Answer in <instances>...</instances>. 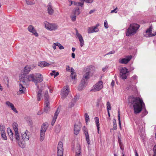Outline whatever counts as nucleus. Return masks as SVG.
Returning a JSON list of instances; mask_svg holds the SVG:
<instances>
[{
    "label": "nucleus",
    "instance_id": "f257e3e1",
    "mask_svg": "<svg viewBox=\"0 0 156 156\" xmlns=\"http://www.w3.org/2000/svg\"><path fill=\"white\" fill-rule=\"evenodd\" d=\"M129 103L133 106L134 112L135 114L141 112L142 109V105L144 104L142 99L139 97H133Z\"/></svg>",
    "mask_w": 156,
    "mask_h": 156
},
{
    "label": "nucleus",
    "instance_id": "f03ea898",
    "mask_svg": "<svg viewBox=\"0 0 156 156\" xmlns=\"http://www.w3.org/2000/svg\"><path fill=\"white\" fill-rule=\"evenodd\" d=\"M140 27V25L135 23L130 25L127 30L126 35L127 36H130L135 34Z\"/></svg>",
    "mask_w": 156,
    "mask_h": 156
},
{
    "label": "nucleus",
    "instance_id": "7ed1b4c3",
    "mask_svg": "<svg viewBox=\"0 0 156 156\" xmlns=\"http://www.w3.org/2000/svg\"><path fill=\"white\" fill-rule=\"evenodd\" d=\"M90 71H88L85 74H83V77L81 80V83L79 85L78 88L79 90H81L84 88L87 83V80L90 78Z\"/></svg>",
    "mask_w": 156,
    "mask_h": 156
},
{
    "label": "nucleus",
    "instance_id": "20e7f679",
    "mask_svg": "<svg viewBox=\"0 0 156 156\" xmlns=\"http://www.w3.org/2000/svg\"><path fill=\"white\" fill-rule=\"evenodd\" d=\"M48 123L47 122L44 123L41 126L40 138V140L41 141H42L44 138L45 133L48 127Z\"/></svg>",
    "mask_w": 156,
    "mask_h": 156
},
{
    "label": "nucleus",
    "instance_id": "39448f33",
    "mask_svg": "<svg viewBox=\"0 0 156 156\" xmlns=\"http://www.w3.org/2000/svg\"><path fill=\"white\" fill-rule=\"evenodd\" d=\"M44 24L45 28L51 31L55 30L58 28V25L55 23H50L45 21Z\"/></svg>",
    "mask_w": 156,
    "mask_h": 156
},
{
    "label": "nucleus",
    "instance_id": "423d86ee",
    "mask_svg": "<svg viewBox=\"0 0 156 156\" xmlns=\"http://www.w3.org/2000/svg\"><path fill=\"white\" fill-rule=\"evenodd\" d=\"M69 87V86H65L61 90V98L62 99H65L68 95Z\"/></svg>",
    "mask_w": 156,
    "mask_h": 156
},
{
    "label": "nucleus",
    "instance_id": "0eeeda50",
    "mask_svg": "<svg viewBox=\"0 0 156 156\" xmlns=\"http://www.w3.org/2000/svg\"><path fill=\"white\" fill-rule=\"evenodd\" d=\"M57 155L58 156H63V143L61 141L59 142L57 147Z\"/></svg>",
    "mask_w": 156,
    "mask_h": 156
},
{
    "label": "nucleus",
    "instance_id": "6e6552de",
    "mask_svg": "<svg viewBox=\"0 0 156 156\" xmlns=\"http://www.w3.org/2000/svg\"><path fill=\"white\" fill-rule=\"evenodd\" d=\"M128 72V69L126 68H122L120 72V77L122 79H126L127 78L126 73Z\"/></svg>",
    "mask_w": 156,
    "mask_h": 156
},
{
    "label": "nucleus",
    "instance_id": "1a4fd4ad",
    "mask_svg": "<svg viewBox=\"0 0 156 156\" xmlns=\"http://www.w3.org/2000/svg\"><path fill=\"white\" fill-rule=\"evenodd\" d=\"M152 27L151 26L149 28L147 29L146 31V32L144 34L145 37H148L155 36L156 35V32L154 34H152Z\"/></svg>",
    "mask_w": 156,
    "mask_h": 156
},
{
    "label": "nucleus",
    "instance_id": "9d476101",
    "mask_svg": "<svg viewBox=\"0 0 156 156\" xmlns=\"http://www.w3.org/2000/svg\"><path fill=\"white\" fill-rule=\"evenodd\" d=\"M103 87L102 81H99L94 86L93 90L94 92L98 91L101 90Z\"/></svg>",
    "mask_w": 156,
    "mask_h": 156
},
{
    "label": "nucleus",
    "instance_id": "9b49d317",
    "mask_svg": "<svg viewBox=\"0 0 156 156\" xmlns=\"http://www.w3.org/2000/svg\"><path fill=\"white\" fill-rule=\"evenodd\" d=\"M43 80V77L41 74L37 73L35 75L34 82L36 84L37 83H41Z\"/></svg>",
    "mask_w": 156,
    "mask_h": 156
},
{
    "label": "nucleus",
    "instance_id": "f8f14e48",
    "mask_svg": "<svg viewBox=\"0 0 156 156\" xmlns=\"http://www.w3.org/2000/svg\"><path fill=\"white\" fill-rule=\"evenodd\" d=\"M132 56L131 55L128 56L126 58H123L122 59H119V62L120 64H126L131 59Z\"/></svg>",
    "mask_w": 156,
    "mask_h": 156
},
{
    "label": "nucleus",
    "instance_id": "ddd939ff",
    "mask_svg": "<svg viewBox=\"0 0 156 156\" xmlns=\"http://www.w3.org/2000/svg\"><path fill=\"white\" fill-rule=\"evenodd\" d=\"M47 11L48 14L50 15H52L54 13V10L51 2H49L47 6Z\"/></svg>",
    "mask_w": 156,
    "mask_h": 156
},
{
    "label": "nucleus",
    "instance_id": "4468645a",
    "mask_svg": "<svg viewBox=\"0 0 156 156\" xmlns=\"http://www.w3.org/2000/svg\"><path fill=\"white\" fill-rule=\"evenodd\" d=\"M76 35L79 39L80 42V45L81 47L83 46L84 44V41L81 35L78 33L77 30H76Z\"/></svg>",
    "mask_w": 156,
    "mask_h": 156
},
{
    "label": "nucleus",
    "instance_id": "2eb2a0df",
    "mask_svg": "<svg viewBox=\"0 0 156 156\" xmlns=\"http://www.w3.org/2000/svg\"><path fill=\"white\" fill-rule=\"evenodd\" d=\"M84 129H83V131L85 135L86 141L88 145H90V142L89 139V136L88 134V130L87 129L85 128V126L84 127Z\"/></svg>",
    "mask_w": 156,
    "mask_h": 156
},
{
    "label": "nucleus",
    "instance_id": "dca6fc26",
    "mask_svg": "<svg viewBox=\"0 0 156 156\" xmlns=\"http://www.w3.org/2000/svg\"><path fill=\"white\" fill-rule=\"evenodd\" d=\"M59 112L60 110L58 108L57 109L55 113L54 116L53 117V120L51 122V125L53 126L55 124V123L56 121V119L57 118L58 115L59 113Z\"/></svg>",
    "mask_w": 156,
    "mask_h": 156
},
{
    "label": "nucleus",
    "instance_id": "f3484780",
    "mask_svg": "<svg viewBox=\"0 0 156 156\" xmlns=\"http://www.w3.org/2000/svg\"><path fill=\"white\" fill-rule=\"evenodd\" d=\"M20 89L17 92L18 95H20L24 94L26 90V88L24 87L21 83H20Z\"/></svg>",
    "mask_w": 156,
    "mask_h": 156
},
{
    "label": "nucleus",
    "instance_id": "a211bd4d",
    "mask_svg": "<svg viewBox=\"0 0 156 156\" xmlns=\"http://www.w3.org/2000/svg\"><path fill=\"white\" fill-rule=\"evenodd\" d=\"M75 156H81V150L80 145L78 144L76 147Z\"/></svg>",
    "mask_w": 156,
    "mask_h": 156
},
{
    "label": "nucleus",
    "instance_id": "6ab92c4d",
    "mask_svg": "<svg viewBox=\"0 0 156 156\" xmlns=\"http://www.w3.org/2000/svg\"><path fill=\"white\" fill-rule=\"evenodd\" d=\"M80 130V127L77 125L75 124L74 126V134L77 135L79 133Z\"/></svg>",
    "mask_w": 156,
    "mask_h": 156
},
{
    "label": "nucleus",
    "instance_id": "aec40b11",
    "mask_svg": "<svg viewBox=\"0 0 156 156\" xmlns=\"http://www.w3.org/2000/svg\"><path fill=\"white\" fill-rule=\"evenodd\" d=\"M35 75L34 74H31L26 76V80L27 81H32L34 82Z\"/></svg>",
    "mask_w": 156,
    "mask_h": 156
},
{
    "label": "nucleus",
    "instance_id": "412c9836",
    "mask_svg": "<svg viewBox=\"0 0 156 156\" xmlns=\"http://www.w3.org/2000/svg\"><path fill=\"white\" fill-rule=\"evenodd\" d=\"M28 132V131L26 130L24 134H22V139L23 140L28 141L29 140V136L27 135Z\"/></svg>",
    "mask_w": 156,
    "mask_h": 156
},
{
    "label": "nucleus",
    "instance_id": "4be33fe9",
    "mask_svg": "<svg viewBox=\"0 0 156 156\" xmlns=\"http://www.w3.org/2000/svg\"><path fill=\"white\" fill-rule=\"evenodd\" d=\"M7 132L8 133V134L10 138L12 141H13L14 138L13 136V133L11 129L9 128H8L7 129Z\"/></svg>",
    "mask_w": 156,
    "mask_h": 156
},
{
    "label": "nucleus",
    "instance_id": "5701e85b",
    "mask_svg": "<svg viewBox=\"0 0 156 156\" xmlns=\"http://www.w3.org/2000/svg\"><path fill=\"white\" fill-rule=\"evenodd\" d=\"M49 64L45 61L41 62L38 63V65L41 67H43L45 66H48Z\"/></svg>",
    "mask_w": 156,
    "mask_h": 156
},
{
    "label": "nucleus",
    "instance_id": "b1692460",
    "mask_svg": "<svg viewBox=\"0 0 156 156\" xmlns=\"http://www.w3.org/2000/svg\"><path fill=\"white\" fill-rule=\"evenodd\" d=\"M96 124V125L97 129L98 130V133H99V129H100V124H99V118L98 117H96L94 118Z\"/></svg>",
    "mask_w": 156,
    "mask_h": 156
},
{
    "label": "nucleus",
    "instance_id": "393cba45",
    "mask_svg": "<svg viewBox=\"0 0 156 156\" xmlns=\"http://www.w3.org/2000/svg\"><path fill=\"white\" fill-rule=\"evenodd\" d=\"M31 67L28 66H26L24 69V72L25 74H28L31 70Z\"/></svg>",
    "mask_w": 156,
    "mask_h": 156
},
{
    "label": "nucleus",
    "instance_id": "a878e982",
    "mask_svg": "<svg viewBox=\"0 0 156 156\" xmlns=\"http://www.w3.org/2000/svg\"><path fill=\"white\" fill-rule=\"evenodd\" d=\"M71 77L72 79H75L76 78V74L75 73V70L73 68H72L71 69Z\"/></svg>",
    "mask_w": 156,
    "mask_h": 156
},
{
    "label": "nucleus",
    "instance_id": "bb28decb",
    "mask_svg": "<svg viewBox=\"0 0 156 156\" xmlns=\"http://www.w3.org/2000/svg\"><path fill=\"white\" fill-rule=\"evenodd\" d=\"M42 90L41 89H39L37 93V99L38 101H41V98L42 96Z\"/></svg>",
    "mask_w": 156,
    "mask_h": 156
},
{
    "label": "nucleus",
    "instance_id": "cd10ccee",
    "mask_svg": "<svg viewBox=\"0 0 156 156\" xmlns=\"http://www.w3.org/2000/svg\"><path fill=\"white\" fill-rule=\"evenodd\" d=\"M24 140H23L22 141H19L18 142V144L19 146L22 148H24L26 146V143Z\"/></svg>",
    "mask_w": 156,
    "mask_h": 156
},
{
    "label": "nucleus",
    "instance_id": "c85d7f7f",
    "mask_svg": "<svg viewBox=\"0 0 156 156\" xmlns=\"http://www.w3.org/2000/svg\"><path fill=\"white\" fill-rule=\"evenodd\" d=\"M13 128L15 132L18 131V124L16 122H14L12 124Z\"/></svg>",
    "mask_w": 156,
    "mask_h": 156
},
{
    "label": "nucleus",
    "instance_id": "c756f323",
    "mask_svg": "<svg viewBox=\"0 0 156 156\" xmlns=\"http://www.w3.org/2000/svg\"><path fill=\"white\" fill-rule=\"evenodd\" d=\"M1 136L3 139L5 140H7V137L6 136L5 133V130H1Z\"/></svg>",
    "mask_w": 156,
    "mask_h": 156
},
{
    "label": "nucleus",
    "instance_id": "7c9ffc66",
    "mask_svg": "<svg viewBox=\"0 0 156 156\" xmlns=\"http://www.w3.org/2000/svg\"><path fill=\"white\" fill-rule=\"evenodd\" d=\"M73 4L75 5L78 6H80L81 7H82L83 5V2H74Z\"/></svg>",
    "mask_w": 156,
    "mask_h": 156
},
{
    "label": "nucleus",
    "instance_id": "2f4dec72",
    "mask_svg": "<svg viewBox=\"0 0 156 156\" xmlns=\"http://www.w3.org/2000/svg\"><path fill=\"white\" fill-rule=\"evenodd\" d=\"M53 44L56 45V46H58L60 49H63L64 48V47L59 43H55Z\"/></svg>",
    "mask_w": 156,
    "mask_h": 156
},
{
    "label": "nucleus",
    "instance_id": "473e14b6",
    "mask_svg": "<svg viewBox=\"0 0 156 156\" xmlns=\"http://www.w3.org/2000/svg\"><path fill=\"white\" fill-rule=\"evenodd\" d=\"M61 128V127L60 125L59 124L56 125L55 127V132L56 133H58L60 132Z\"/></svg>",
    "mask_w": 156,
    "mask_h": 156
},
{
    "label": "nucleus",
    "instance_id": "72a5a7b5",
    "mask_svg": "<svg viewBox=\"0 0 156 156\" xmlns=\"http://www.w3.org/2000/svg\"><path fill=\"white\" fill-rule=\"evenodd\" d=\"M50 74L51 76H54V77L55 78L59 75V73L58 72H56L55 70H53Z\"/></svg>",
    "mask_w": 156,
    "mask_h": 156
},
{
    "label": "nucleus",
    "instance_id": "f704fd0d",
    "mask_svg": "<svg viewBox=\"0 0 156 156\" xmlns=\"http://www.w3.org/2000/svg\"><path fill=\"white\" fill-rule=\"evenodd\" d=\"M101 102V98H100L97 100L96 102V106L97 107H98L99 106L100 103Z\"/></svg>",
    "mask_w": 156,
    "mask_h": 156
},
{
    "label": "nucleus",
    "instance_id": "c9c22d12",
    "mask_svg": "<svg viewBox=\"0 0 156 156\" xmlns=\"http://www.w3.org/2000/svg\"><path fill=\"white\" fill-rule=\"evenodd\" d=\"M84 116L85 118V120L86 121V124H87V122L90 120V118L88 114L87 113H86L85 114Z\"/></svg>",
    "mask_w": 156,
    "mask_h": 156
},
{
    "label": "nucleus",
    "instance_id": "e433bc0d",
    "mask_svg": "<svg viewBox=\"0 0 156 156\" xmlns=\"http://www.w3.org/2000/svg\"><path fill=\"white\" fill-rule=\"evenodd\" d=\"M26 77H23V78H21L20 79V83H21L22 84V83H24L26 82H27V80H26Z\"/></svg>",
    "mask_w": 156,
    "mask_h": 156
},
{
    "label": "nucleus",
    "instance_id": "4c0bfd02",
    "mask_svg": "<svg viewBox=\"0 0 156 156\" xmlns=\"http://www.w3.org/2000/svg\"><path fill=\"white\" fill-rule=\"evenodd\" d=\"M15 138L17 141H19L20 140V135L18 133V131L15 132Z\"/></svg>",
    "mask_w": 156,
    "mask_h": 156
},
{
    "label": "nucleus",
    "instance_id": "58836bf2",
    "mask_svg": "<svg viewBox=\"0 0 156 156\" xmlns=\"http://www.w3.org/2000/svg\"><path fill=\"white\" fill-rule=\"evenodd\" d=\"M44 96L45 100L47 99V100H48V91H45Z\"/></svg>",
    "mask_w": 156,
    "mask_h": 156
},
{
    "label": "nucleus",
    "instance_id": "ea45409f",
    "mask_svg": "<svg viewBox=\"0 0 156 156\" xmlns=\"http://www.w3.org/2000/svg\"><path fill=\"white\" fill-rule=\"evenodd\" d=\"M50 103L48 100L47 99L45 100L44 101V107H50Z\"/></svg>",
    "mask_w": 156,
    "mask_h": 156
},
{
    "label": "nucleus",
    "instance_id": "a19ab883",
    "mask_svg": "<svg viewBox=\"0 0 156 156\" xmlns=\"http://www.w3.org/2000/svg\"><path fill=\"white\" fill-rule=\"evenodd\" d=\"M76 103V102H75L74 101L72 100L71 102L69 103V107L71 108L73 107L74 105Z\"/></svg>",
    "mask_w": 156,
    "mask_h": 156
},
{
    "label": "nucleus",
    "instance_id": "79ce46f5",
    "mask_svg": "<svg viewBox=\"0 0 156 156\" xmlns=\"http://www.w3.org/2000/svg\"><path fill=\"white\" fill-rule=\"evenodd\" d=\"M107 110H111V105L109 101L107 102Z\"/></svg>",
    "mask_w": 156,
    "mask_h": 156
},
{
    "label": "nucleus",
    "instance_id": "37998d69",
    "mask_svg": "<svg viewBox=\"0 0 156 156\" xmlns=\"http://www.w3.org/2000/svg\"><path fill=\"white\" fill-rule=\"evenodd\" d=\"M80 9H75L74 12V14L76 15H78L80 13Z\"/></svg>",
    "mask_w": 156,
    "mask_h": 156
},
{
    "label": "nucleus",
    "instance_id": "c03bdc74",
    "mask_svg": "<svg viewBox=\"0 0 156 156\" xmlns=\"http://www.w3.org/2000/svg\"><path fill=\"white\" fill-rule=\"evenodd\" d=\"M34 29V27L32 25H30L28 27V30L30 32H32V31Z\"/></svg>",
    "mask_w": 156,
    "mask_h": 156
},
{
    "label": "nucleus",
    "instance_id": "a18cd8bd",
    "mask_svg": "<svg viewBox=\"0 0 156 156\" xmlns=\"http://www.w3.org/2000/svg\"><path fill=\"white\" fill-rule=\"evenodd\" d=\"M31 32L36 37H38V34L35 29H34L33 31H32V32Z\"/></svg>",
    "mask_w": 156,
    "mask_h": 156
},
{
    "label": "nucleus",
    "instance_id": "49530a36",
    "mask_svg": "<svg viewBox=\"0 0 156 156\" xmlns=\"http://www.w3.org/2000/svg\"><path fill=\"white\" fill-rule=\"evenodd\" d=\"M80 1L81 2H84V1L87 3H91L93 2L94 0H80Z\"/></svg>",
    "mask_w": 156,
    "mask_h": 156
},
{
    "label": "nucleus",
    "instance_id": "de8ad7c7",
    "mask_svg": "<svg viewBox=\"0 0 156 156\" xmlns=\"http://www.w3.org/2000/svg\"><path fill=\"white\" fill-rule=\"evenodd\" d=\"M6 105L10 107L11 108L14 106L13 104L11 103L9 101H7L6 102Z\"/></svg>",
    "mask_w": 156,
    "mask_h": 156
},
{
    "label": "nucleus",
    "instance_id": "09e8293b",
    "mask_svg": "<svg viewBox=\"0 0 156 156\" xmlns=\"http://www.w3.org/2000/svg\"><path fill=\"white\" fill-rule=\"evenodd\" d=\"M50 107H44V111L47 113L48 112V111L50 110Z\"/></svg>",
    "mask_w": 156,
    "mask_h": 156
},
{
    "label": "nucleus",
    "instance_id": "8fccbe9b",
    "mask_svg": "<svg viewBox=\"0 0 156 156\" xmlns=\"http://www.w3.org/2000/svg\"><path fill=\"white\" fill-rule=\"evenodd\" d=\"M92 27V30L93 33V32H97L99 31V29L98 28H97L96 27Z\"/></svg>",
    "mask_w": 156,
    "mask_h": 156
},
{
    "label": "nucleus",
    "instance_id": "3c124183",
    "mask_svg": "<svg viewBox=\"0 0 156 156\" xmlns=\"http://www.w3.org/2000/svg\"><path fill=\"white\" fill-rule=\"evenodd\" d=\"M70 18L72 21L74 22L76 21V15L74 14L73 16H71Z\"/></svg>",
    "mask_w": 156,
    "mask_h": 156
},
{
    "label": "nucleus",
    "instance_id": "603ef678",
    "mask_svg": "<svg viewBox=\"0 0 156 156\" xmlns=\"http://www.w3.org/2000/svg\"><path fill=\"white\" fill-rule=\"evenodd\" d=\"M153 151H154L153 156H156V145H155L153 148Z\"/></svg>",
    "mask_w": 156,
    "mask_h": 156
},
{
    "label": "nucleus",
    "instance_id": "864d4df0",
    "mask_svg": "<svg viewBox=\"0 0 156 156\" xmlns=\"http://www.w3.org/2000/svg\"><path fill=\"white\" fill-rule=\"evenodd\" d=\"M92 30V27H89L87 30L88 33V34L93 33V30Z\"/></svg>",
    "mask_w": 156,
    "mask_h": 156
},
{
    "label": "nucleus",
    "instance_id": "5fc2aeb1",
    "mask_svg": "<svg viewBox=\"0 0 156 156\" xmlns=\"http://www.w3.org/2000/svg\"><path fill=\"white\" fill-rule=\"evenodd\" d=\"M105 27L106 28H108V23L106 20H105L104 23Z\"/></svg>",
    "mask_w": 156,
    "mask_h": 156
},
{
    "label": "nucleus",
    "instance_id": "6e6d98bb",
    "mask_svg": "<svg viewBox=\"0 0 156 156\" xmlns=\"http://www.w3.org/2000/svg\"><path fill=\"white\" fill-rule=\"evenodd\" d=\"M11 109L14 112L16 113H18V111L16 110V108L14 107V106H12V107L11 108Z\"/></svg>",
    "mask_w": 156,
    "mask_h": 156
},
{
    "label": "nucleus",
    "instance_id": "4d7b16f0",
    "mask_svg": "<svg viewBox=\"0 0 156 156\" xmlns=\"http://www.w3.org/2000/svg\"><path fill=\"white\" fill-rule=\"evenodd\" d=\"M115 53V51L114 50L112 51L109 52L108 53H107V54H105L104 56H105L107 55L111 54H113Z\"/></svg>",
    "mask_w": 156,
    "mask_h": 156
},
{
    "label": "nucleus",
    "instance_id": "13d9d810",
    "mask_svg": "<svg viewBox=\"0 0 156 156\" xmlns=\"http://www.w3.org/2000/svg\"><path fill=\"white\" fill-rule=\"evenodd\" d=\"M26 3L27 5H31L33 4V3L31 2H29L27 0H26Z\"/></svg>",
    "mask_w": 156,
    "mask_h": 156
},
{
    "label": "nucleus",
    "instance_id": "bf43d9fd",
    "mask_svg": "<svg viewBox=\"0 0 156 156\" xmlns=\"http://www.w3.org/2000/svg\"><path fill=\"white\" fill-rule=\"evenodd\" d=\"M118 141L119 144L121 145L122 144L121 140V139L120 138L119 136H118Z\"/></svg>",
    "mask_w": 156,
    "mask_h": 156
},
{
    "label": "nucleus",
    "instance_id": "052dcab7",
    "mask_svg": "<svg viewBox=\"0 0 156 156\" xmlns=\"http://www.w3.org/2000/svg\"><path fill=\"white\" fill-rule=\"evenodd\" d=\"M113 130H116L117 129V125L116 124H113Z\"/></svg>",
    "mask_w": 156,
    "mask_h": 156
},
{
    "label": "nucleus",
    "instance_id": "680f3d73",
    "mask_svg": "<svg viewBox=\"0 0 156 156\" xmlns=\"http://www.w3.org/2000/svg\"><path fill=\"white\" fill-rule=\"evenodd\" d=\"M70 67L69 66H66V70L67 71H69L70 70Z\"/></svg>",
    "mask_w": 156,
    "mask_h": 156
},
{
    "label": "nucleus",
    "instance_id": "e2e57ef3",
    "mask_svg": "<svg viewBox=\"0 0 156 156\" xmlns=\"http://www.w3.org/2000/svg\"><path fill=\"white\" fill-rule=\"evenodd\" d=\"M4 128V126H3V125H1L0 126V129L1 130H1H4L3 129Z\"/></svg>",
    "mask_w": 156,
    "mask_h": 156
},
{
    "label": "nucleus",
    "instance_id": "0e129e2a",
    "mask_svg": "<svg viewBox=\"0 0 156 156\" xmlns=\"http://www.w3.org/2000/svg\"><path fill=\"white\" fill-rule=\"evenodd\" d=\"M68 1L69 3H70V4L69 5L70 6L72 4H73L74 1H72L71 0H68Z\"/></svg>",
    "mask_w": 156,
    "mask_h": 156
},
{
    "label": "nucleus",
    "instance_id": "69168bd1",
    "mask_svg": "<svg viewBox=\"0 0 156 156\" xmlns=\"http://www.w3.org/2000/svg\"><path fill=\"white\" fill-rule=\"evenodd\" d=\"M117 8H116L115 9H114L113 10H112L111 11V13H113L114 12H115L116 13H117V12L115 11L117 9Z\"/></svg>",
    "mask_w": 156,
    "mask_h": 156
},
{
    "label": "nucleus",
    "instance_id": "338daca9",
    "mask_svg": "<svg viewBox=\"0 0 156 156\" xmlns=\"http://www.w3.org/2000/svg\"><path fill=\"white\" fill-rule=\"evenodd\" d=\"M115 82L114 80H112L111 82V85L112 87H113L114 85Z\"/></svg>",
    "mask_w": 156,
    "mask_h": 156
},
{
    "label": "nucleus",
    "instance_id": "774afa93",
    "mask_svg": "<svg viewBox=\"0 0 156 156\" xmlns=\"http://www.w3.org/2000/svg\"><path fill=\"white\" fill-rule=\"evenodd\" d=\"M94 11L95 10H91L90 11L89 13L90 14H91L92 13H93Z\"/></svg>",
    "mask_w": 156,
    "mask_h": 156
}]
</instances>
